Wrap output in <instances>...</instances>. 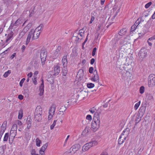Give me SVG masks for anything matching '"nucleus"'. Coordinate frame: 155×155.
I'll use <instances>...</instances> for the list:
<instances>
[{"instance_id":"nucleus-34","label":"nucleus","mask_w":155,"mask_h":155,"mask_svg":"<svg viewBox=\"0 0 155 155\" xmlns=\"http://www.w3.org/2000/svg\"><path fill=\"white\" fill-rule=\"evenodd\" d=\"M4 151V146H2L0 147V155H2Z\"/></svg>"},{"instance_id":"nucleus-33","label":"nucleus","mask_w":155,"mask_h":155,"mask_svg":"<svg viewBox=\"0 0 155 155\" xmlns=\"http://www.w3.org/2000/svg\"><path fill=\"white\" fill-rule=\"evenodd\" d=\"M36 145L38 147L40 146V144L41 143V141L38 138H37L36 140Z\"/></svg>"},{"instance_id":"nucleus-60","label":"nucleus","mask_w":155,"mask_h":155,"mask_svg":"<svg viewBox=\"0 0 155 155\" xmlns=\"http://www.w3.org/2000/svg\"><path fill=\"white\" fill-rule=\"evenodd\" d=\"M101 27V25H98L97 28V30H96V31H97V33H98V31H99Z\"/></svg>"},{"instance_id":"nucleus-21","label":"nucleus","mask_w":155,"mask_h":155,"mask_svg":"<svg viewBox=\"0 0 155 155\" xmlns=\"http://www.w3.org/2000/svg\"><path fill=\"white\" fill-rule=\"evenodd\" d=\"M34 32V30L33 29L31 30L29 32L27 38V39L30 40V39L32 36H33V33Z\"/></svg>"},{"instance_id":"nucleus-4","label":"nucleus","mask_w":155,"mask_h":155,"mask_svg":"<svg viewBox=\"0 0 155 155\" xmlns=\"http://www.w3.org/2000/svg\"><path fill=\"white\" fill-rule=\"evenodd\" d=\"M47 52L46 50H43L41 51L40 58L42 65H43L45 64L47 56Z\"/></svg>"},{"instance_id":"nucleus-35","label":"nucleus","mask_w":155,"mask_h":155,"mask_svg":"<svg viewBox=\"0 0 155 155\" xmlns=\"http://www.w3.org/2000/svg\"><path fill=\"white\" fill-rule=\"evenodd\" d=\"M8 136L9 134L8 133H6L4 136V137L3 139V141H7L8 139Z\"/></svg>"},{"instance_id":"nucleus-20","label":"nucleus","mask_w":155,"mask_h":155,"mask_svg":"<svg viewBox=\"0 0 155 155\" xmlns=\"http://www.w3.org/2000/svg\"><path fill=\"white\" fill-rule=\"evenodd\" d=\"M87 145L90 148L96 145L97 144V143L96 141H93L87 143Z\"/></svg>"},{"instance_id":"nucleus-28","label":"nucleus","mask_w":155,"mask_h":155,"mask_svg":"<svg viewBox=\"0 0 155 155\" xmlns=\"http://www.w3.org/2000/svg\"><path fill=\"white\" fill-rule=\"evenodd\" d=\"M22 20L21 19H18L15 23L14 25L16 26L22 23Z\"/></svg>"},{"instance_id":"nucleus-39","label":"nucleus","mask_w":155,"mask_h":155,"mask_svg":"<svg viewBox=\"0 0 155 155\" xmlns=\"http://www.w3.org/2000/svg\"><path fill=\"white\" fill-rule=\"evenodd\" d=\"M11 73V71L10 70H8L6 72L5 74H4L3 76L4 77L6 78L7 77L9 74H10Z\"/></svg>"},{"instance_id":"nucleus-12","label":"nucleus","mask_w":155,"mask_h":155,"mask_svg":"<svg viewBox=\"0 0 155 155\" xmlns=\"http://www.w3.org/2000/svg\"><path fill=\"white\" fill-rule=\"evenodd\" d=\"M56 105L55 104H53L50 107L49 110V113L51 114H54L55 110Z\"/></svg>"},{"instance_id":"nucleus-32","label":"nucleus","mask_w":155,"mask_h":155,"mask_svg":"<svg viewBox=\"0 0 155 155\" xmlns=\"http://www.w3.org/2000/svg\"><path fill=\"white\" fill-rule=\"evenodd\" d=\"M48 145V143H46L44 145H43L41 147L40 150L45 151L47 148Z\"/></svg>"},{"instance_id":"nucleus-55","label":"nucleus","mask_w":155,"mask_h":155,"mask_svg":"<svg viewBox=\"0 0 155 155\" xmlns=\"http://www.w3.org/2000/svg\"><path fill=\"white\" fill-rule=\"evenodd\" d=\"M95 18L94 16H92L91 17L90 20V21L89 23L91 24L92 23L93 21H94V20Z\"/></svg>"},{"instance_id":"nucleus-45","label":"nucleus","mask_w":155,"mask_h":155,"mask_svg":"<svg viewBox=\"0 0 155 155\" xmlns=\"http://www.w3.org/2000/svg\"><path fill=\"white\" fill-rule=\"evenodd\" d=\"M25 80V78H22L20 81L19 83V85L21 87H22L23 85V83H24V81Z\"/></svg>"},{"instance_id":"nucleus-46","label":"nucleus","mask_w":155,"mask_h":155,"mask_svg":"<svg viewBox=\"0 0 155 155\" xmlns=\"http://www.w3.org/2000/svg\"><path fill=\"white\" fill-rule=\"evenodd\" d=\"M152 2H149L147 3L145 6V7L146 8H148L151 5Z\"/></svg>"},{"instance_id":"nucleus-7","label":"nucleus","mask_w":155,"mask_h":155,"mask_svg":"<svg viewBox=\"0 0 155 155\" xmlns=\"http://www.w3.org/2000/svg\"><path fill=\"white\" fill-rule=\"evenodd\" d=\"M61 46H59L57 48L55 51L54 53L53 56L54 59H55L58 57L61 53Z\"/></svg>"},{"instance_id":"nucleus-54","label":"nucleus","mask_w":155,"mask_h":155,"mask_svg":"<svg viewBox=\"0 0 155 155\" xmlns=\"http://www.w3.org/2000/svg\"><path fill=\"white\" fill-rule=\"evenodd\" d=\"M94 68L93 67H91L89 68V71L90 73H92L93 72Z\"/></svg>"},{"instance_id":"nucleus-50","label":"nucleus","mask_w":155,"mask_h":155,"mask_svg":"<svg viewBox=\"0 0 155 155\" xmlns=\"http://www.w3.org/2000/svg\"><path fill=\"white\" fill-rule=\"evenodd\" d=\"M32 25V24L31 23H28L27 25L25 27H27L28 29H29L30 28H31V27Z\"/></svg>"},{"instance_id":"nucleus-43","label":"nucleus","mask_w":155,"mask_h":155,"mask_svg":"<svg viewBox=\"0 0 155 155\" xmlns=\"http://www.w3.org/2000/svg\"><path fill=\"white\" fill-rule=\"evenodd\" d=\"M144 91V87L143 86H141L140 89V94L143 93Z\"/></svg>"},{"instance_id":"nucleus-37","label":"nucleus","mask_w":155,"mask_h":155,"mask_svg":"<svg viewBox=\"0 0 155 155\" xmlns=\"http://www.w3.org/2000/svg\"><path fill=\"white\" fill-rule=\"evenodd\" d=\"M89 111L92 114L94 113H95L96 112H97V110L96 109L94 108V107H93L92 108H91L90 109Z\"/></svg>"},{"instance_id":"nucleus-25","label":"nucleus","mask_w":155,"mask_h":155,"mask_svg":"<svg viewBox=\"0 0 155 155\" xmlns=\"http://www.w3.org/2000/svg\"><path fill=\"white\" fill-rule=\"evenodd\" d=\"M130 131V129L128 128H127L124 130L122 133H123L124 135H125L127 136L128 134Z\"/></svg>"},{"instance_id":"nucleus-27","label":"nucleus","mask_w":155,"mask_h":155,"mask_svg":"<svg viewBox=\"0 0 155 155\" xmlns=\"http://www.w3.org/2000/svg\"><path fill=\"white\" fill-rule=\"evenodd\" d=\"M13 35V33L12 32L10 34H8L7 39L6 40V42H8L12 38Z\"/></svg>"},{"instance_id":"nucleus-9","label":"nucleus","mask_w":155,"mask_h":155,"mask_svg":"<svg viewBox=\"0 0 155 155\" xmlns=\"http://www.w3.org/2000/svg\"><path fill=\"white\" fill-rule=\"evenodd\" d=\"M80 147L81 146L79 144H76L72 146L70 149V150L72 149V150L74 152V153L80 148Z\"/></svg>"},{"instance_id":"nucleus-48","label":"nucleus","mask_w":155,"mask_h":155,"mask_svg":"<svg viewBox=\"0 0 155 155\" xmlns=\"http://www.w3.org/2000/svg\"><path fill=\"white\" fill-rule=\"evenodd\" d=\"M96 50L97 48H93L92 52V55L93 56H94L95 55Z\"/></svg>"},{"instance_id":"nucleus-17","label":"nucleus","mask_w":155,"mask_h":155,"mask_svg":"<svg viewBox=\"0 0 155 155\" xmlns=\"http://www.w3.org/2000/svg\"><path fill=\"white\" fill-rule=\"evenodd\" d=\"M87 95L88 93L86 91H80V94L78 95V96H80L84 98L86 96H87Z\"/></svg>"},{"instance_id":"nucleus-51","label":"nucleus","mask_w":155,"mask_h":155,"mask_svg":"<svg viewBox=\"0 0 155 155\" xmlns=\"http://www.w3.org/2000/svg\"><path fill=\"white\" fill-rule=\"evenodd\" d=\"M83 30H80L79 31L78 34L82 38V34L84 32L83 31Z\"/></svg>"},{"instance_id":"nucleus-36","label":"nucleus","mask_w":155,"mask_h":155,"mask_svg":"<svg viewBox=\"0 0 155 155\" xmlns=\"http://www.w3.org/2000/svg\"><path fill=\"white\" fill-rule=\"evenodd\" d=\"M23 117V113L22 110H20L19 112L18 116V118L19 119L21 120V119Z\"/></svg>"},{"instance_id":"nucleus-19","label":"nucleus","mask_w":155,"mask_h":155,"mask_svg":"<svg viewBox=\"0 0 155 155\" xmlns=\"http://www.w3.org/2000/svg\"><path fill=\"white\" fill-rule=\"evenodd\" d=\"M127 30L125 28H123L119 32V35L120 36L124 35L127 31Z\"/></svg>"},{"instance_id":"nucleus-41","label":"nucleus","mask_w":155,"mask_h":155,"mask_svg":"<svg viewBox=\"0 0 155 155\" xmlns=\"http://www.w3.org/2000/svg\"><path fill=\"white\" fill-rule=\"evenodd\" d=\"M127 43V41L124 39H122L120 41V43L121 45H124Z\"/></svg>"},{"instance_id":"nucleus-58","label":"nucleus","mask_w":155,"mask_h":155,"mask_svg":"<svg viewBox=\"0 0 155 155\" xmlns=\"http://www.w3.org/2000/svg\"><path fill=\"white\" fill-rule=\"evenodd\" d=\"M54 114H51L50 113H49V115L48 116V119L49 120H51L53 117V115Z\"/></svg>"},{"instance_id":"nucleus-57","label":"nucleus","mask_w":155,"mask_h":155,"mask_svg":"<svg viewBox=\"0 0 155 155\" xmlns=\"http://www.w3.org/2000/svg\"><path fill=\"white\" fill-rule=\"evenodd\" d=\"M66 109V107L65 106L64 107L62 106L61 107L60 110H63L64 112L65 111Z\"/></svg>"},{"instance_id":"nucleus-30","label":"nucleus","mask_w":155,"mask_h":155,"mask_svg":"<svg viewBox=\"0 0 155 155\" xmlns=\"http://www.w3.org/2000/svg\"><path fill=\"white\" fill-rule=\"evenodd\" d=\"M7 126V122L5 121L3 122L1 127V129L5 130Z\"/></svg>"},{"instance_id":"nucleus-6","label":"nucleus","mask_w":155,"mask_h":155,"mask_svg":"<svg viewBox=\"0 0 155 155\" xmlns=\"http://www.w3.org/2000/svg\"><path fill=\"white\" fill-rule=\"evenodd\" d=\"M138 55L139 58L142 60L145 58L147 55L146 49L145 48H141L139 51Z\"/></svg>"},{"instance_id":"nucleus-10","label":"nucleus","mask_w":155,"mask_h":155,"mask_svg":"<svg viewBox=\"0 0 155 155\" xmlns=\"http://www.w3.org/2000/svg\"><path fill=\"white\" fill-rule=\"evenodd\" d=\"M54 75L57 76L58 74L60 72V66L58 64L54 66Z\"/></svg>"},{"instance_id":"nucleus-42","label":"nucleus","mask_w":155,"mask_h":155,"mask_svg":"<svg viewBox=\"0 0 155 155\" xmlns=\"http://www.w3.org/2000/svg\"><path fill=\"white\" fill-rule=\"evenodd\" d=\"M94 84L92 83H88L87 84V87L89 88H92L94 87Z\"/></svg>"},{"instance_id":"nucleus-22","label":"nucleus","mask_w":155,"mask_h":155,"mask_svg":"<svg viewBox=\"0 0 155 155\" xmlns=\"http://www.w3.org/2000/svg\"><path fill=\"white\" fill-rule=\"evenodd\" d=\"M123 136H124L123 133H122L119 137L118 141V144H119L120 145L124 142V140L121 139V138Z\"/></svg>"},{"instance_id":"nucleus-3","label":"nucleus","mask_w":155,"mask_h":155,"mask_svg":"<svg viewBox=\"0 0 155 155\" xmlns=\"http://www.w3.org/2000/svg\"><path fill=\"white\" fill-rule=\"evenodd\" d=\"M68 55V54H67L64 55L62 59V63L63 66V68L62 69L63 75L65 76L68 73V70L67 68L68 64L67 59Z\"/></svg>"},{"instance_id":"nucleus-64","label":"nucleus","mask_w":155,"mask_h":155,"mask_svg":"<svg viewBox=\"0 0 155 155\" xmlns=\"http://www.w3.org/2000/svg\"><path fill=\"white\" fill-rule=\"evenodd\" d=\"M147 97H148L147 99L149 100H150L152 98V96L150 94L147 95Z\"/></svg>"},{"instance_id":"nucleus-49","label":"nucleus","mask_w":155,"mask_h":155,"mask_svg":"<svg viewBox=\"0 0 155 155\" xmlns=\"http://www.w3.org/2000/svg\"><path fill=\"white\" fill-rule=\"evenodd\" d=\"M137 28H136V27L134 25L132 26H131V31H134Z\"/></svg>"},{"instance_id":"nucleus-16","label":"nucleus","mask_w":155,"mask_h":155,"mask_svg":"<svg viewBox=\"0 0 155 155\" xmlns=\"http://www.w3.org/2000/svg\"><path fill=\"white\" fill-rule=\"evenodd\" d=\"M118 36V35H115V38L112 41V45L113 46V47H114V48H115V47L116 46V45L117 43V42L118 41V39L117 38V36Z\"/></svg>"},{"instance_id":"nucleus-15","label":"nucleus","mask_w":155,"mask_h":155,"mask_svg":"<svg viewBox=\"0 0 155 155\" xmlns=\"http://www.w3.org/2000/svg\"><path fill=\"white\" fill-rule=\"evenodd\" d=\"M17 129V125L15 124H14L12 126L11 130L10 131L9 139L10 138V137L11 135L12 137L13 136V135H12V131H16Z\"/></svg>"},{"instance_id":"nucleus-63","label":"nucleus","mask_w":155,"mask_h":155,"mask_svg":"<svg viewBox=\"0 0 155 155\" xmlns=\"http://www.w3.org/2000/svg\"><path fill=\"white\" fill-rule=\"evenodd\" d=\"M16 53H14L12 55V56H11V57H10V58H11V59H13L14 58V57L16 55Z\"/></svg>"},{"instance_id":"nucleus-62","label":"nucleus","mask_w":155,"mask_h":155,"mask_svg":"<svg viewBox=\"0 0 155 155\" xmlns=\"http://www.w3.org/2000/svg\"><path fill=\"white\" fill-rule=\"evenodd\" d=\"M95 61V59L94 58H93L92 59H91V64H93L94 62Z\"/></svg>"},{"instance_id":"nucleus-59","label":"nucleus","mask_w":155,"mask_h":155,"mask_svg":"<svg viewBox=\"0 0 155 155\" xmlns=\"http://www.w3.org/2000/svg\"><path fill=\"white\" fill-rule=\"evenodd\" d=\"M44 151H45L40 150L39 153L40 155H45Z\"/></svg>"},{"instance_id":"nucleus-47","label":"nucleus","mask_w":155,"mask_h":155,"mask_svg":"<svg viewBox=\"0 0 155 155\" xmlns=\"http://www.w3.org/2000/svg\"><path fill=\"white\" fill-rule=\"evenodd\" d=\"M86 118L87 120L91 121L92 120L91 116L90 115H88L87 116Z\"/></svg>"},{"instance_id":"nucleus-61","label":"nucleus","mask_w":155,"mask_h":155,"mask_svg":"<svg viewBox=\"0 0 155 155\" xmlns=\"http://www.w3.org/2000/svg\"><path fill=\"white\" fill-rule=\"evenodd\" d=\"M17 123L19 125H21L22 124V123L21 121L19 120H17Z\"/></svg>"},{"instance_id":"nucleus-24","label":"nucleus","mask_w":155,"mask_h":155,"mask_svg":"<svg viewBox=\"0 0 155 155\" xmlns=\"http://www.w3.org/2000/svg\"><path fill=\"white\" fill-rule=\"evenodd\" d=\"M150 27V25H149V23L148 22H147L143 28V30H145V32H146L148 31Z\"/></svg>"},{"instance_id":"nucleus-52","label":"nucleus","mask_w":155,"mask_h":155,"mask_svg":"<svg viewBox=\"0 0 155 155\" xmlns=\"http://www.w3.org/2000/svg\"><path fill=\"white\" fill-rule=\"evenodd\" d=\"M36 153V151L35 149H32L31 151V155H33V154Z\"/></svg>"},{"instance_id":"nucleus-11","label":"nucleus","mask_w":155,"mask_h":155,"mask_svg":"<svg viewBox=\"0 0 155 155\" xmlns=\"http://www.w3.org/2000/svg\"><path fill=\"white\" fill-rule=\"evenodd\" d=\"M96 74H94V76L91 79V80L94 82H97L99 84L100 82L99 81V76L98 75V74L96 72Z\"/></svg>"},{"instance_id":"nucleus-38","label":"nucleus","mask_w":155,"mask_h":155,"mask_svg":"<svg viewBox=\"0 0 155 155\" xmlns=\"http://www.w3.org/2000/svg\"><path fill=\"white\" fill-rule=\"evenodd\" d=\"M140 23V22L139 20V19H138L135 22L134 25L136 27V28H138L139 27L138 25Z\"/></svg>"},{"instance_id":"nucleus-29","label":"nucleus","mask_w":155,"mask_h":155,"mask_svg":"<svg viewBox=\"0 0 155 155\" xmlns=\"http://www.w3.org/2000/svg\"><path fill=\"white\" fill-rule=\"evenodd\" d=\"M28 30L29 29H28L27 27H25L23 30L20 33V35L23 36Z\"/></svg>"},{"instance_id":"nucleus-44","label":"nucleus","mask_w":155,"mask_h":155,"mask_svg":"<svg viewBox=\"0 0 155 155\" xmlns=\"http://www.w3.org/2000/svg\"><path fill=\"white\" fill-rule=\"evenodd\" d=\"M57 120H55L54 121L53 124L52 125H51V126H50V129L51 130H52L53 129L54 126H55V124H56V122H57Z\"/></svg>"},{"instance_id":"nucleus-1","label":"nucleus","mask_w":155,"mask_h":155,"mask_svg":"<svg viewBox=\"0 0 155 155\" xmlns=\"http://www.w3.org/2000/svg\"><path fill=\"white\" fill-rule=\"evenodd\" d=\"M100 113L96 112L91 123V128L94 132L96 131L99 128L100 125L99 114Z\"/></svg>"},{"instance_id":"nucleus-53","label":"nucleus","mask_w":155,"mask_h":155,"mask_svg":"<svg viewBox=\"0 0 155 155\" xmlns=\"http://www.w3.org/2000/svg\"><path fill=\"white\" fill-rule=\"evenodd\" d=\"M41 27L40 26H38L37 27L35 31H37V32H40V31L41 30Z\"/></svg>"},{"instance_id":"nucleus-31","label":"nucleus","mask_w":155,"mask_h":155,"mask_svg":"<svg viewBox=\"0 0 155 155\" xmlns=\"http://www.w3.org/2000/svg\"><path fill=\"white\" fill-rule=\"evenodd\" d=\"M117 67H118L120 70H125L124 68V67L123 66L124 65H121L120 64V62H118L117 63Z\"/></svg>"},{"instance_id":"nucleus-18","label":"nucleus","mask_w":155,"mask_h":155,"mask_svg":"<svg viewBox=\"0 0 155 155\" xmlns=\"http://www.w3.org/2000/svg\"><path fill=\"white\" fill-rule=\"evenodd\" d=\"M36 31H34V32L33 33V36L32 37V39L33 40L36 39H37L40 35V32H37L36 33Z\"/></svg>"},{"instance_id":"nucleus-5","label":"nucleus","mask_w":155,"mask_h":155,"mask_svg":"<svg viewBox=\"0 0 155 155\" xmlns=\"http://www.w3.org/2000/svg\"><path fill=\"white\" fill-rule=\"evenodd\" d=\"M155 85V75L151 74L149 75L148 78V86L152 87Z\"/></svg>"},{"instance_id":"nucleus-13","label":"nucleus","mask_w":155,"mask_h":155,"mask_svg":"<svg viewBox=\"0 0 155 155\" xmlns=\"http://www.w3.org/2000/svg\"><path fill=\"white\" fill-rule=\"evenodd\" d=\"M32 119L30 117H28L26 120V124L27 126V129H30L31 126Z\"/></svg>"},{"instance_id":"nucleus-56","label":"nucleus","mask_w":155,"mask_h":155,"mask_svg":"<svg viewBox=\"0 0 155 155\" xmlns=\"http://www.w3.org/2000/svg\"><path fill=\"white\" fill-rule=\"evenodd\" d=\"M32 81L35 84H36L37 81L36 77H35L34 78H33Z\"/></svg>"},{"instance_id":"nucleus-26","label":"nucleus","mask_w":155,"mask_h":155,"mask_svg":"<svg viewBox=\"0 0 155 155\" xmlns=\"http://www.w3.org/2000/svg\"><path fill=\"white\" fill-rule=\"evenodd\" d=\"M141 116L137 114L136 116V119L135 120V121L136 123H138L141 120Z\"/></svg>"},{"instance_id":"nucleus-2","label":"nucleus","mask_w":155,"mask_h":155,"mask_svg":"<svg viewBox=\"0 0 155 155\" xmlns=\"http://www.w3.org/2000/svg\"><path fill=\"white\" fill-rule=\"evenodd\" d=\"M42 108L40 106H37L35 110L34 119L35 120L40 121L42 119Z\"/></svg>"},{"instance_id":"nucleus-14","label":"nucleus","mask_w":155,"mask_h":155,"mask_svg":"<svg viewBox=\"0 0 155 155\" xmlns=\"http://www.w3.org/2000/svg\"><path fill=\"white\" fill-rule=\"evenodd\" d=\"M146 110V107L145 106H142L141 107L139 111V115L141 116H143V115L145 113Z\"/></svg>"},{"instance_id":"nucleus-23","label":"nucleus","mask_w":155,"mask_h":155,"mask_svg":"<svg viewBox=\"0 0 155 155\" xmlns=\"http://www.w3.org/2000/svg\"><path fill=\"white\" fill-rule=\"evenodd\" d=\"M87 145V144L86 143L83 146L82 150L83 151H85L87 150L90 148V147Z\"/></svg>"},{"instance_id":"nucleus-8","label":"nucleus","mask_w":155,"mask_h":155,"mask_svg":"<svg viewBox=\"0 0 155 155\" xmlns=\"http://www.w3.org/2000/svg\"><path fill=\"white\" fill-rule=\"evenodd\" d=\"M41 81L42 83L40 86L39 88V90L40 91V93H39V95L40 96L43 95L44 91V80L43 79H41Z\"/></svg>"},{"instance_id":"nucleus-40","label":"nucleus","mask_w":155,"mask_h":155,"mask_svg":"<svg viewBox=\"0 0 155 155\" xmlns=\"http://www.w3.org/2000/svg\"><path fill=\"white\" fill-rule=\"evenodd\" d=\"M140 101H139L137 103L134 105V108L135 110H137L139 107L140 104Z\"/></svg>"}]
</instances>
